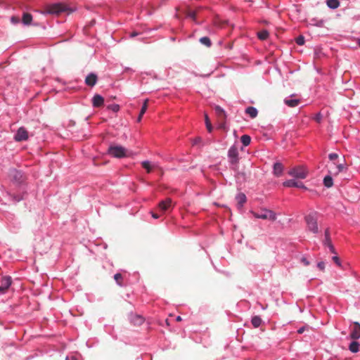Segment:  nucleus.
Masks as SVG:
<instances>
[{"label": "nucleus", "instance_id": "obj_47", "mask_svg": "<svg viewBox=\"0 0 360 360\" xmlns=\"http://www.w3.org/2000/svg\"><path fill=\"white\" fill-rule=\"evenodd\" d=\"M139 34V32H131V33L130 34L129 37H130L131 38H133V37H135L138 36Z\"/></svg>", "mask_w": 360, "mask_h": 360}, {"label": "nucleus", "instance_id": "obj_41", "mask_svg": "<svg viewBox=\"0 0 360 360\" xmlns=\"http://www.w3.org/2000/svg\"><path fill=\"white\" fill-rule=\"evenodd\" d=\"M301 262L303 263L304 266H308L310 264L309 261L305 257L301 258Z\"/></svg>", "mask_w": 360, "mask_h": 360}, {"label": "nucleus", "instance_id": "obj_15", "mask_svg": "<svg viewBox=\"0 0 360 360\" xmlns=\"http://www.w3.org/2000/svg\"><path fill=\"white\" fill-rule=\"evenodd\" d=\"M323 245L325 246L328 247V248L330 249L331 252H333V253L335 252V248L331 243L330 238V233H329L328 229H326L325 231V240L323 242Z\"/></svg>", "mask_w": 360, "mask_h": 360}, {"label": "nucleus", "instance_id": "obj_45", "mask_svg": "<svg viewBox=\"0 0 360 360\" xmlns=\"http://www.w3.org/2000/svg\"><path fill=\"white\" fill-rule=\"evenodd\" d=\"M65 360H79V359L74 355H68L66 356Z\"/></svg>", "mask_w": 360, "mask_h": 360}, {"label": "nucleus", "instance_id": "obj_2", "mask_svg": "<svg viewBox=\"0 0 360 360\" xmlns=\"http://www.w3.org/2000/svg\"><path fill=\"white\" fill-rule=\"evenodd\" d=\"M8 177L11 181L18 185L21 184L25 180L23 172L13 168L9 169Z\"/></svg>", "mask_w": 360, "mask_h": 360}, {"label": "nucleus", "instance_id": "obj_39", "mask_svg": "<svg viewBox=\"0 0 360 360\" xmlns=\"http://www.w3.org/2000/svg\"><path fill=\"white\" fill-rule=\"evenodd\" d=\"M328 158L331 161H335L336 159L338 158V155L335 153H332L328 155Z\"/></svg>", "mask_w": 360, "mask_h": 360}, {"label": "nucleus", "instance_id": "obj_25", "mask_svg": "<svg viewBox=\"0 0 360 360\" xmlns=\"http://www.w3.org/2000/svg\"><path fill=\"white\" fill-rule=\"evenodd\" d=\"M359 347H360L359 343L358 342H356V340H354V341H352L349 344V349L353 353H356L359 351Z\"/></svg>", "mask_w": 360, "mask_h": 360}, {"label": "nucleus", "instance_id": "obj_21", "mask_svg": "<svg viewBox=\"0 0 360 360\" xmlns=\"http://www.w3.org/2000/svg\"><path fill=\"white\" fill-rule=\"evenodd\" d=\"M236 200L238 207H243L247 200L246 195L243 193H240L236 195Z\"/></svg>", "mask_w": 360, "mask_h": 360}, {"label": "nucleus", "instance_id": "obj_48", "mask_svg": "<svg viewBox=\"0 0 360 360\" xmlns=\"http://www.w3.org/2000/svg\"><path fill=\"white\" fill-rule=\"evenodd\" d=\"M304 330H305V327H304V326H303V327H301V328H300L297 330V333H298L299 334H302V333H304Z\"/></svg>", "mask_w": 360, "mask_h": 360}, {"label": "nucleus", "instance_id": "obj_33", "mask_svg": "<svg viewBox=\"0 0 360 360\" xmlns=\"http://www.w3.org/2000/svg\"><path fill=\"white\" fill-rule=\"evenodd\" d=\"M11 198L15 201V202H20L23 199V195L22 194L19 195H15V194H10Z\"/></svg>", "mask_w": 360, "mask_h": 360}, {"label": "nucleus", "instance_id": "obj_9", "mask_svg": "<svg viewBox=\"0 0 360 360\" xmlns=\"http://www.w3.org/2000/svg\"><path fill=\"white\" fill-rule=\"evenodd\" d=\"M349 338L354 340L360 338V323L359 322H354L353 326L350 329Z\"/></svg>", "mask_w": 360, "mask_h": 360}, {"label": "nucleus", "instance_id": "obj_17", "mask_svg": "<svg viewBox=\"0 0 360 360\" xmlns=\"http://www.w3.org/2000/svg\"><path fill=\"white\" fill-rule=\"evenodd\" d=\"M333 167L331 168V169L333 170L334 175H337L339 173L347 170V167L342 163L336 164L335 162H333Z\"/></svg>", "mask_w": 360, "mask_h": 360}, {"label": "nucleus", "instance_id": "obj_31", "mask_svg": "<svg viewBox=\"0 0 360 360\" xmlns=\"http://www.w3.org/2000/svg\"><path fill=\"white\" fill-rule=\"evenodd\" d=\"M200 42L202 44L205 45L207 47H210L211 46V44H212L211 40H210V39L208 37H201L200 39Z\"/></svg>", "mask_w": 360, "mask_h": 360}, {"label": "nucleus", "instance_id": "obj_40", "mask_svg": "<svg viewBox=\"0 0 360 360\" xmlns=\"http://www.w3.org/2000/svg\"><path fill=\"white\" fill-rule=\"evenodd\" d=\"M187 17L192 19L193 21L196 20V14L195 12L191 11L188 13Z\"/></svg>", "mask_w": 360, "mask_h": 360}, {"label": "nucleus", "instance_id": "obj_35", "mask_svg": "<svg viewBox=\"0 0 360 360\" xmlns=\"http://www.w3.org/2000/svg\"><path fill=\"white\" fill-rule=\"evenodd\" d=\"M114 279L115 280L116 283L122 286V283H121V281L122 280V276L120 273H117L114 275Z\"/></svg>", "mask_w": 360, "mask_h": 360}, {"label": "nucleus", "instance_id": "obj_22", "mask_svg": "<svg viewBox=\"0 0 360 360\" xmlns=\"http://www.w3.org/2000/svg\"><path fill=\"white\" fill-rule=\"evenodd\" d=\"M245 112L249 115L251 118H255L257 116L258 111L256 108L249 106L246 108Z\"/></svg>", "mask_w": 360, "mask_h": 360}, {"label": "nucleus", "instance_id": "obj_12", "mask_svg": "<svg viewBox=\"0 0 360 360\" xmlns=\"http://www.w3.org/2000/svg\"><path fill=\"white\" fill-rule=\"evenodd\" d=\"M172 201L170 198H167L165 200H162L159 202L158 207L159 209L162 212H166L169 210L170 208L173 207Z\"/></svg>", "mask_w": 360, "mask_h": 360}, {"label": "nucleus", "instance_id": "obj_44", "mask_svg": "<svg viewBox=\"0 0 360 360\" xmlns=\"http://www.w3.org/2000/svg\"><path fill=\"white\" fill-rule=\"evenodd\" d=\"M202 141V139L200 137H198L193 140V144L198 145Z\"/></svg>", "mask_w": 360, "mask_h": 360}, {"label": "nucleus", "instance_id": "obj_30", "mask_svg": "<svg viewBox=\"0 0 360 360\" xmlns=\"http://www.w3.org/2000/svg\"><path fill=\"white\" fill-rule=\"evenodd\" d=\"M269 32L267 30H262L257 33V37L261 40H265L269 37Z\"/></svg>", "mask_w": 360, "mask_h": 360}, {"label": "nucleus", "instance_id": "obj_8", "mask_svg": "<svg viewBox=\"0 0 360 360\" xmlns=\"http://www.w3.org/2000/svg\"><path fill=\"white\" fill-rule=\"evenodd\" d=\"M288 174L293 177L303 179L307 177V171L303 167H297L290 169Z\"/></svg>", "mask_w": 360, "mask_h": 360}, {"label": "nucleus", "instance_id": "obj_16", "mask_svg": "<svg viewBox=\"0 0 360 360\" xmlns=\"http://www.w3.org/2000/svg\"><path fill=\"white\" fill-rule=\"evenodd\" d=\"M292 96L293 95H291L284 99L285 104L290 108L296 107L300 103V100L293 98Z\"/></svg>", "mask_w": 360, "mask_h": 360}, {"label": "nucleus", "instance_id": "obj_7", "mask_svg": "<svg viewBox=\"0 0 360 360\" xmlns=\"http://www.w3.org/2000/svg\"><path fill=\"white\" fill-rule=\"evenodd\" d=\"M65 10V6L60 4H55L49 6L43 14L58 15Z\"/></svg>", "mask_w": 360, "mask_h": 360}, {"label": "nucleus", "instance_id": "obj_38", "mask_svg": "<svg viewBox=\"0 0 360 360\" xmlns=\"http://www.w3.org/2000/svg\"><path fill=\"white\" fill-rule=\"evenodd\" d=\"M296 43L301 46V45H303L304 44V38L303 36H299L297 39H296Z\"/></svg>", "mask_w": 360, "mask_h": 360}, {"label": "nucleus", "instance_id": "obj_52", "mask_svg": "<svg viewBox=\"0 0 360 360\" xmlns=\"http://www.w3.org/2000/svg\"><path fill=\"white\" fill-rule=\"evenodd\" d=\"M357 44H358V46H359V48H360V39H357Z\"/></svg>", "mask_w": 360, "mask_h": 360}, {"label": "nucleus", "instance_id": "obj_53", "mask_svg": "<svg viewBox=\"0 0 360 360\" xmlns=\"http://www.w3.org/2000/svg\"><path fill=\"white\" fill-rule=\"evenodd\" d=\"M11 219H14V215H13V214H12V215L11 216Z\"/></svg>", "mask_w": 360, "mask_h": 360}, {"label": "nucleus", "instance_id": "obj_28", "mask_svg": "<svg viewBox=\"0 0 360 360\" xmlns=\"http://www.w3.org/2000/svg\"><path fill=\"white\" fill-rule=\"evenodd\" d=\"M323 184L326 188H330L333 185V180L331 176L327 175L323 179Z\"/></svg>", "mask_w": 360, "mask_h": 360}, {"label": "nucleus", "instance_id": "obj_37", "mask_svg": "<svg viewBox=\"0 0 360 360\" xmlns=\"http://www.w3.org/2000/svg\"><path fill=\"white\" fill-rule=\"evenodd\" d=\"M311 21L312 25H316L317 27H322L324 24L323 20H316V19H312Z\"/></svg>", "mask_w": 360, "mask_h": 360}, {"label": "nucleus", "instance_id": "obj_20", "mask_svg": "<svg viewBox=\"0 0 360 360\" xmlns=\"http://www.w3.org/2000/svg\"><path fill=\"white\" fill-rule=\"evenodd\" d=\"M142 167L147 171L148 173H150L152 169L157 167V164L151 163L148 160H144L141 162Z\"/></svg>", "mask_w": 360, "mask_h": 360}, {"label": "nucleus", "instance_id": "obj_1", "mask_svg": "<svg viewBox=\"0 0 360 360\" xmlns=\"http://www.w3.org/2000/svg\"><path fill=\"white\" fill-rule=\"evenodd\" d=\"M317 213L311 212L305 217V221L307 229L314 233L319 232V227L317 224Z\"/></svg>", "mask_w": 360, "mask_h": 360}, {"label": "nucleus", "instance_id": "obj_6", "mask_svg": "<svg viewBox=\"0 0 360 360\" xmlns=\"http://www.w3.org/2000/svg\"><path fill=\"white\" fill-rule=\"evenodd\" d=\"M13 283V280L10 276H4L0 281V295L8 292V289Z\"/></svg>", "mask_w": 360, "mask_h": 360}, {"label": "nucleus", "instance_id": "obj_32", "mask_svg": "<svg viewBox=\"0 0 360 360\" xmlns=\"http://www.w3.org/2000/svg\"><path fill=\"white\" fill-rule=\"evenodd\" d=\"M214 111L218 116H226L225 110L219 105H215Z\"/></svg>", "mask_w": 360, "mask_h": 360}, {"label": "nucleus", "instance_id": "obj_36", "mask_svg": "<svg viewBox=\"0 0 360 360\" xmlns=\"http://www.w3.org/2000/svg\"><path fill=\"white\" fill-rule=\"evenodd\" d=\"M108 108L114 112H117L120 110V105L118 104H111L108 106Z\"/></svg>", "mask_w": 360, "mask_h": 360}, {"label": "nucleus", "instance_id": "obj_50", "mask_svg": "<svg viewBox=\"0 0 360 360\" xmlns=\"http://www.w3.org/2000/svg\"><path fill=\"white\" fill-rule=\"evenodd\" d=\"M133 70L130 68H127L125 72H132Z\"/></svg>", "mask_w": 360, "mask_h": 360}, {"label": "nucleus", "instance_id": "obj_5", "mask_svg": "<svg viewBox=\"0 0 360 360\" xmlns=\"http://www.w3.org/2000/svg\"><path fill=\"white\" fill-rule=\"evenodd\" d=\"M228 158L229 163L232 166L237 167L239 162V158L238 148L235 145L231 146L229 148L228 150Z\"/></svg>", "mask_w": 360, "mask_h": 360}, {"label": "nucleus", "instance_id": "obj_42", "mask_svg": "<svg viewBox=\"0 0 360 360\" xmlns=\"http://www.w3.org/2000/svg\"><path fill=\"white\" fill-rule=\"evenodd\" d=\"M317 267H318L320 270H321V271L324 270V269H325V262H318V264H317Z\"/></svg>", "mask_w": 360, "mask_h": 360}, {"label": "nucleus", "instance_id": "obj_14", "mask_svg": "<svg viewBox=\"0 0 360 360\" xmlns=\"http://www.w3.org/2000/svg\"><path fill=\"white\" fill-rule=\"evenodd\" d=\"M104 98L99 94H95L92 98V105L94 108H99L103 105Z\"/></svg>", "mask_w": 360, "mask_h": 360}, {"label": "nucleus", "instance_id": "obj_43", "mask_svg": "<svg viewBox=\"0 0 360 360\" xmlns=\"http://www.w3.org/2000/svg\"><path fill=\"white\" fill-rule=\"evenodd\" d=\"M333 260L335 262V264H336L338 266H341L340 260V259L338 258V256H333Z\"/></svg>", "mask_w": 360, "mask_h": 360}, {"label": "nucleus", "instance_id": "obj_46", "mask_svg": "<svg viewBox=\"0 0 360 360\" xmlns=\"http://www.w3.org/2000/svg\"><path fill=\"white\" fill-rule=\"evenodd\" d=\"M11 22H12V23H13V24H16V23H18V19L17 18H15V17L13 16V17H11Z\"/></svg>", "mask_w": 360, "mask_h": 360}, {"label": "nucleus", "instance_id": "obj_34", "mask_svg": "<svg viewBox=\"0 0 360 360\" xmlns=\"http://www.w3.org/2000/svg\"><path fill=\"white\" fill-rule=\"evenodd\" d=\"M205 125H206V128L207 129V131L209 132H211L212 130V126L210 122V120H209V117L207 116V115H205Z\"/></svg>", "mask_w": 360, "mask_h": 360}, {"label": "nucleus", "instance_id": "obj_3", "mask_svg": "<svg viewBox=\"0 0 360 360\" xmlns=\"http://www.w3.org/2000/svg\"><path fill=\"white\" fill-rule=\"evenodd\" d=\"M254 217L262 219H269L272 221L276 219V214L272 210L264 208L260 212H252Z\"/></svg>", "mask_w": 360, "mask_h": 360}, {"label": "nucleus", "instance_id": "obj_51", "mask_svg": "<svg viewBox=\"0 0 360 360\" xmlns=\"http://www.w3.org/2000/svg\"><path fill=\"white\" fill-rule=\"evenodd\" d=\"M176 320L177 321H181V317L180 316H176Z\"/></svg>", "mask_w": 360, "mask_h": 360}, {"label": "nucleus", "instance_id": "obj_49", "mask_svg": "<svg viewBox=\"0 0 360 360\" xmlns=\"http://www.w3.org/2000/svg\"><path fill=\"white\" fill-rule=\"evenodd\" d=\"M151 216L154 219H158L160 217V216L158 214L153 213V212H151Z\"/></svg>", "mask_w": 360, "mask_h": 360}, {"label": "nucleus", "instance_id": "obj_11", "mask_svg": "<svg viewBox=\"0 0 360 360\" xmlns=\"http://www.w3.org/2000/svg\"><path fill=\"white\" fill-rule=\"evenodd\" d=\"M283 185L286 187H296L307 190V187L302 182L297 181L295 179H289L283 182Z\"/></svg>", "mask_w": 360, "mask_h": 360}, {"label": "nucleus", "instance_id": "obj_18", "mask_svg": "<svg viewBox=\"0 0 360 360\" xmlns=\"http://www.w3.org/2000/svg\"><path fill=\"white\" fill-rule=\"evenodd\" d=\"M283 172V165L278 162H275L273 166L274 174L276 176H280L282 175Z\"/></svg>", "mask_w": 360, "mask_h": 360}, {"label": "nucleus", "instance_id": "obj_27", "mask_svg": "<svg viewBox=\"0 0 360 360\" xmlns=\"http://www.w3.org/2000/svg\"><path fill=\"white\" fill-rule=\"evenodd\" d=\"M262 319L259 316H255L251 319V323L255 328H258L262 324Z\"/></svg>", "mask_w": 360, "mask_h": 360}, {"label": "nucleus", "instance_id": "obj_4", "mask_svg": "<svg viewBox=\"0 0 360 360\" xmlns=\"http://www.w3.org/2000/svg\"><path fill=\"white\" fill-rule=\"evenodd\" d=\"M108 153L114 158H122L127 156V150L121 146H110L108 148Z\"/></svg>", "mask_w": 360, "mask_h": 360}, {"label": "nucleus", "instance_id": "obj_29", "mask_svg": "<svg viewBox=\"0 0 360 360\" xmlns=\"http://www.w3.org/2000/svg\"><path fill=\"white\" fill-rule=\"evenodd\" d=\"M240 141L244 146H248L251 142V138L249 135L244 134L240 137Z\"/></svg>", "mask_w": 360, "mask_h": 360}, {"label": "nucleus", "instance_id": "obj_23", "mask_svg": "<svg viewBox=\"0 0 360 360\" xmlns=\"http://www.w3.org/2000/svg\"><path fill=\"white\" fill-rule=\"evenodd\" d=\"M326 4L330 9H336L340 6L339 0H326Z\"/></svg>", "mask_w": 360, "mask_h": 360}, {"label": "nucleus", "instance_id": "obj_10", "mask_svg": "<svg viewBox=\"0 0 360 360\" xmlns=\"http://www.w3.org/2000/svg\"><path fill=\"white\" fill-rule=\"evenodd\" d=\"M28 139V133L25 127H20L14 136L16 141H26Z\"/></svg>", "mask_w": 360, "mask_h": 360}, {"label": "nucleus", "instance_id": "obj_24", "mask_svg": "<svg viewBox=\"0 0 360 360\" xmlns=\"http://www.w3.org/2000/svg\"><path fill=\"white\" fill-rule=\"evenodd\" d=\"M148 108V100H145L144 103H143V105L141 107V109L140 110L139 117L137 118V122H140L141 121L143 115L145 114Z\"/></svg>", "mask_w": 360, "mask_h": 360}, {"label": "nucleus", "instance_id": "obj_26", "mask_svg": "<svg viewBox=\"0 0 360 360\" xmlns=\"http://www.w3.org/2000/svg\"><path fill=\"white\" fill-rule=\"evenodd\" d=\"M22 23L25 25H29L31 24L32 22V16L31 14L30 13H23V15H22Z\"/></svg>", "mask_w": 360, "mask_h": 360}, {"label": "nucleus", "instance_id": "obj_13", "mask_svg": "<svg viewBox=\"0 0 360 360\" xmlns=\"http://www.w3.org/2000/svg\"><path fill=\"white\" fill-rule=\"evenodd\" d=\"M98 81V77L96 74L94 72L89 73L85 78V84L89 86H94L96 85Z\"/></svg>", "mask_w": 360, "mask_h": 360}, {"label": "nucleus", "instance_id": "obj_19", "mask_svg": "<svg viewBox=\"0 0 360 360\" xmlns=\"http://www.w3.org/2000/svg\"><path fill=\"white\" fill-rule=\"evenodd\" d=\"M130 321L134 325H141L143 323L144 319L139 315L131 314L129 317Z\"/></svg>", "mask_w": 360, "mask_h": 360}]
</instances>
